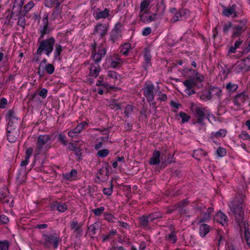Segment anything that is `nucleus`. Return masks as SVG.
I'll use <instances>...</instances> for the list:
<instances>
[{"label":"nucleus","instance_id":"1","mask_svg":"<svg viewBox=\"0 0 250 250\" xmlns=\"http://www.w3.org/2000/svg\"><path fill=\"white\" fill-rule=\"evenodd\" d=\"M190 109L194 116L192 124L198 127L200 130H205L206 124L204 120L206 118L209 119L210 116L212 115L206 108L194 103L191 104Z\"/></svg>","mask_w":250,"mask_h":250},{"label":"nucleus","instance_id":"2","mask_svg":"<svg viewBox=\"0 0 250 250\" xmlns=\"http://www.w3.org/2000/svg\"><path fill=\"white\" fill-rule=\"evenodd\" d=\"M55 43V39L51 37L39 42V45L37 50V54L42 55L43 51L47 57L52 53Z\"/></svg>","mask_w":250,"mask_h":250},{"label":"nucleus","instance_id":"3","mask_svg":"<svg viewBox=\"0 0 250 250\" xmlns=\"http://www.w3.org/2000/svg\"><path fill=\"white\" fill-rule=\"evenodd\" d=\"M92 58L96 63L99 62L106 54L105 48L96 43L91 45Z\"/></svg>","mask_w":250,"mask_h":250},{"label":"nucleus","instance_id":"4","mask_svg":"<svg viewBox=\"0 0 250 250\" xmlns=\"http://www.w3.org/2000/svg\"><path fill=\"white\" fill-rule=\"evenodd\" d=\"M156 89H158V88H155L154 85L152 83L146 84L143 88L144 95L147 102L151 103L153 104H155L154 94L155 93Z\"/></svg>","mask_w":250,"mask_h":250},{"label":"nucleus","instance_id":"5","mask_svg":"<svg viewBox=\"0 0 250 250\" xmlns=\"http://www.w3.org/2000/svg\"><path fill=\"white\" fill-rule=\"evenodd\" d=\"M247 20L244 19L239 21L237 25H234L232 30V37L233 38L240 36L242 33L247 29Z\"/></svg>","mask_w":250,"mask_h":250},{"label":"nucleus","instance_id":"6","mask_svg":"<svg viewBox=\"0 0 250 250\" xmlns=\"http://www.w3.org/2000/svg\"><path fill=\"white\" fill-rule=\"evenodd\" d=\"M107 60L113 68L120 67L125 62L124 59L115 54L109 56Z\"/></svg>","mask_w":250,"mask_h":250},{"label":"nucleus","instance_id":"7","mask_svg":"<svg viewBox=\"0 0 250 250\" xmlns=\"http://www.w3.org/2000/svg\"><path fill=\"white\" fill-rule=\"evenodd\" d=\"M70 227L71 230L73 231V233L77 237H80L82 235L83 233L82 224L78 223L75 218L73 219L70 223Z\"/></svg>","mask_w":250,"mask_h":250},{"label":"nucleus","instance_id":"8","mask_svg":"<svg viewBox=\"0 0 250 250\" xmlns=\"http://www.w3.org/2000/svg\"><path fill=\"white\" fill-rule=\"evenodd\" d=\"M232 210L235 214L237 222L240 226V224L243 223L244 215V211L242 209V205H239L236 207L235 205L232 204Z\"/></svg>","mask_w":250,"mask_h":250},{"label":"nucleus","instance_id":"9","mask_svg":"<svg viewBox=\"0 0 250 250\" xmlns=\"http://www.w3.org/2000/svg\"><path fill=\"white\" fill-rule=\"evenodd\" d=\"M50 137L48 135H40L38 138L37 143V154H39L40 151L47 145L50 141Z\"/></svg>","mask_w":250,"mask_h":250},{"label":"nucleus","instance_id":"10","mask_svg":"<svg viewBox=\"0 0 250 250\" xmlns=\"http://www.w3.org/2000/svg\"><path fill=\"white\" fill-rule=\"evenodd\" d=\"M184 85L186 87L185 92L188 95L194 94L195 93L194 90V87L196 85L195 79H189L183 82Z\"/></svg>","mask_w":250,"mask_h":250},{"label":"nucleus","instance_id":"11","mask_svg":"<svg viewBox=\"0 0 250 250\" xmlns=\"http://www.w3.org/2000/svg\"><path fill=\"white\" fill-rule=\"evenodd\" d=\"M20 132L18 129L12 128L10 124L7 126V140L10 143L16 142L19 136Z\"/></svg>","mask_w":250,"mask_h":250},{"label":"nucleus","instance_id":"12","mask_svg":"<svg viewBox=\"0 0 250 250\" xmlns=\"http://www.w3.org/2000/svg\"><path fill=\"white\" fill-rule=\"evenodd\" d=\"M43 240L46 246L48 247L53 245L55 249L57 248L59 240L57 236L54 235H45L43 236Z\"/></svg>","mask_w":250,"mask_h":250},{"label":"nucleus","instance_id":"13","mask_svg":"<svg viewBox=\"0 0 250 250\" xmlns=\"http://www.w3.org/2000/svg\"><path fill=\"white\" fill-rule=\"evenodd\" d=\"M55 71L54 66L51 63L46 64V65L42 66L41 68H38V73L40 77H42L45 73L49 75L52 74Z\"/></svg>","mask_w":250,"mask_h":250},{"label":"nucleus","instance_id":"14","mask_svg":"<svg viewBox=\"0 0 250 250\" xmlns=\"http://www.w3.org/2000/svg\"><path fill=\"white\" fill-rule=\"evenodd\" d=\"M247 97V95L245 91H243L237 95L233 101L234 104L237 107H240Z\"/></svg>","mask_w":250,"mask_h":250},{"label":"nucleus","instance_id":"15","mask_svg":"<svg viewBox=\"0 0 250 250\" xmlns=\"http://www.w3.org/2000/svg\"><path fill=\"white\" fill-rule=\"evenodd\" d=\"M121 37V30L120 25H116L111 32L110 40L114 43Z\"/></svg>","mask_w":250,"mask_h":250},{"label":"nucleus","instance_id":"16","mask_svg":"<svg viewBox=\"0 0 250 250\" xmlns=\"http://www.w3.org/2000/svg\"><path fill=\"white\" fill-rule=\"evenodd\" d=\"M107 27L106 25L99 23L95 27L94 33L102 37L107 33Z\"/></svg>","mask_w":250,"mask_h":250},{"label":"nucleus","instance_id":"17","mask_svg":"<svg viewBox=\"0 0 250 250\" xmlns=\"http://www.w3.org/2000/svg\"><path fill=\"white\" fill-rule=\"evenodd\" d=\"M223 14L227 17H236L237 14L236 13V6L232 5L231 6H229L225 8L223 11Z\"/></svg>","mask_w":250,"mask_h":250},{"label":"nucleus","instance_id":"18","mask_svg":"<svg viewBox=\"0 0 250 250\" xmlns=\"http://www.w3.org/2000/svg\"><path fill=\"white\" fill-rule=\"evenodd\" d=\"M214 220L224 226L227 223V217L221 211L218 212L214 216Z\"/></svg>","mask_w":250,"mask_h":250},{"label":"nucleus","instance_id":"19","mask_svg":"<svg viewBox=\"0 0 250 250\" xmlns=\"http://www.w3.org/2000/svg\"><path fill=\"white\" fill-rule=\"evenodd\" d=\"M213 212L212 208H208L206 211H204L203 216L198 220V223H202L208 222L210 220V214Z\"/></svg>","mask_w":250,"mask_h":250},{"label":"nucleus","instance_id":"20","mask_svg":"<svg viewBox=\"0 0 250 250\" xmlns=\"http://www.w3.org/2000/svg\"><path fill=\"white\" fill-rule=\"evenodd\" d=\"M109 11L105 8L103 11L97 12L94 11L93 13V16L96 20L104 19L109 16Z\"/></svg>","mask_w":250,"mask_h":250},{"label":"nucleus","instance_id":"21","mask_svg":"<svg viewBox=\"0 0 250 250\" xmlns=\"http://www.w3.org/2000/svg\"><path fill=\"white\" fill-rule=\"evenodd\" d=\"M232 69L236 73H238L243 69L246 70V66L242 60L238 61L235 64L232 65Z\"/></svg>","mask_w":250,"mask_h":250},{"label":"nucleus","instance_id":"22","mask_svg":"<svg viewBox=\"0 0 250 250\" xmlns=\"http://www.w3.org/2000/svg\"><path fill=\"white\" fill-rule=\"evenodd\" d=\"M199 226V234L202 237H204L210 231V227L205 223H200Z\"/></svg>","mask_w":250,"mask_h":250},{"label":"nucleus","instance_id":"23","mask_svg":"<svg viewBox=\"0 0 250 250\" xmlns=\"http://www.w3.org/2000/svg\"><path fill=\"white\" fill-rule=\"evenodd\" d=\"M243 226L245 229L244 231V237L246 241L247 242V245L250 248V232L249 230V225L246 222H244Z\"/></svg>","mask_w":250,"mask_h":250},{"label":"nucleus","instance_id":"24","mask_svg":"<svg viewBox=\"0 0 250 250\" xmlns=\"http://www.w3.org/2000/svg\"><path fill=\"white\" fill-rule=\"evenodd\" d=\"M160 153L159 151H155L153 152L152 156L149 161V164L151 165H156L160 163Z\"/></svg>","mask_w":250,"mask_h":250},{"label":"nucleus","instance_id":"25","mask_svg":"<svg viewBox=\"0 0 250 250\" xmlns=\"http://www.w3.org/2000/svg\"><path fill=\"white\" fill-rule=\"evenodd\" d=\"M24 1V0H15L13 6V10L14 12H21Z\"/></svg>","mask_w":250,"mask_h":250},{"label":"nucleus","instance_id":"26","mask_svg":"<svg viewBox=\"0 0 250 250\" xmlns=\"http://www.w3.org/2000/svg\"><path fill=\"white\" fill-rule=\"evenodd\" d=\"M10 197L9 196V192L7 188H4L3 191L1 193V196L0 197V200L4 203H8L10 201Z\"/></svg>","mask_w":250,"mask_h":250},{"label":"nucleus","instance_id":"27","mask_svg":"<svg viewBox=\"0 0 250 250\" xmlns=\"http://www.w3.org/2000/svg\"><path fill=\"white\" fill-rule=\"evenodd\" d=\"M188 13V11L185 9H182L179 11L178 12H177L173 17L172 19V20L173 22H176L179 20H182V17L181 16V14H187Z\"/></svg>","mask_w":250,"mask_h":250},{"label":"nucleus","instance_id":"28","mask_svg":"<svg viewBox=\"0 0 250 250\" xmlns=\"http://www.w3.org/2000/svg\"><path fill=\"white\" fill-rule=\"evenodd\" d=\"M243 42V41L241 40L240 39H238L234 43V44L233 46H231L229 51V53H234L236 51V50L239 48L240 46L241 45L242 43Z\"/></svg>","mask_w":250,"mask_h":250},{"label":"nucleus","instance_id":"29","mask_svg":"<svg viewBox=\"0 0 250 250\" xmlns=\"http://www.w3.org/2000/svg\"><path fill=\"white\" fill-rule=\"evenodd\" d=\"M44 25L42 28L40 30L41 36L39 39V41L41 40L44 37V36L48 33V29H47V19H44L43 20Z\"/></svg>","mask_w":250,"mask_h":250},{"label":"nucleus","instance_id":"30","mask_svg":"<svg viewBox=\"0 0 250 250\" xmlns=\"http://www.w3.org/2000/svg\"><path fill=\"white\" fill-rule=\"evenodd\" d=\"M62 51V47L60 44H56L54 52V60H60V54Z\"/></svg>","mask_w":250,"mask_h":250},{"label":"nucleus","instance_id":"31","mask_svg":"<svg viewBox=\"0 0 250 250\" xmlns=\"http://www.w3.org/2000/svg\"><path fill=\"white\" fill-rule=\"evenodd\" d=\"M101 70V69L99 65H92L90 69V74L91 76L96 78L98 76Z\"/></svg>","mask_w":250,"mask_h":250},{"label":"nucleus","instance_id":"32","mask_svg":"<svg viewBox=\"0 0 250 250\" xmlns=\"http://www.w3.org/2000/svg\"><path fill=\"white\" fill-rule=\"evenodd\" d=\"M104 78L103 75L100 76L96 83V85L103 86V87H105L106 88H112V87L110 86L107 83H104Z\"/></svg>","mask_w":250,"mask_h":250},{"label":"nucleus","instance_id":"33","mask_svg":"<svg viewBox=\"0 0 250 250\" xmlns=\"http://www.w3.org/2000/svg\"><path fill=\"white\" fill-rule=\"evenodd\" d=\"M226 87L228 91L232 93L237 89L238 86L237 84L229 83L226 84Z\"/></svg>","mask_w":250,"mask_h":250},{"label":"nucleus","instance_id":"34","mask_svg":"<svg viewBox=\"0 0 250 250\" xmlns=\"http://www.w3.org/2000/svg\"><path fill=\"white\" fill-rule=\"evenodd\" d=\"M179 116L182 119V124H184L185 123L188 122L190 119V116L189 115L182 111L179 112Z\"/></svg>","mask_w":250,"mask_h":250},{"label":"nucleus","instance_id":"35","mask_svg":"<svg viewBox=\"0 0 250 250\" xmlns=\"http://www.w3.org/2000/svg\"><path fill=\"white\" fill-rule=\"evenodd\" d=\"M61 16V11L58 6H56V10L52 13L51 16V19L55 21L58 19Z\"/></svg>","mask_w":250,"mask_h":250},{"label":"nucleus","instance_id":"36","mask_svg":"<svg viewBox=\"0 0 250 250\" xmlns=\"http://www.w3.org/2000/svg\"><path fill=\"white\" fill-rule=\"evenodd\" d=\"M130 47V44L128 43H125L121 47V52L125 56L127 55Z\"/></svg>","mask_w":250,"mask_h":250},{"label":"nucleus","instance_id":"37","mask_svg":"<svg viewBox=\"0 0 250 250\" xmlns=\"http://www.w3.org/2000/svg\"><path fill=\"white\" fill-rule=\"evenodd\" d=\"M157 18V15L156 14H153L152 15L149 16L146 19H145L143 15L141 16V21L144 22L146 21L147 22L154 21L156 20Z\"/></svg>","mask_w":250,"mask_h":250},{"label":"nucleus","instance_id":"38","mask_svg":"<svg viewBox=\"0 0 250 250\" xmlns=\"http://www.w3.org/2000/svg\"><path fill=\"white\" fill-rule=\"evenodd\" d=\"M87 124L85 122H83L77 125V126L73 129V130L75 131V133L77 134L80 133L81 131L83 129L84 127L87 125Z\"/></svg>","mask_w":250,"mask_h":250},{"label":"nucleus","instance_id":"39","mask_svg":"<svg viewBox=\"0 0 250 250\" xmlns=\"http://www.w3.org/2000/svg\"><path fill=\"white\" fill-rule=\"evenodd\" d=\"M103 192L104 194L107 196H110L113 192V186L111 183L110 184V187L108 188H104L103 190Z\"/></svg>","mask_w":250,"mask_h":250},{"label":"nucleus","instance_id":"40","mask_svg":"<svg viewBox=\"0 0 250 250\" xmlns=\"http://www.w3.org/2000/svg\"><path fill=\"white\" fill-rule=\"evenodd\" d=\"M107 76L112 78L113 80V82L115 83L117 80L119 75L115 72L112 70L108 71L107 72Z\"/></svg>","mask_w":250,"mask_h":250},{"label":"nucleus","instance_id":"41","mask_svg":"<svg viewBox=\"0 0 250 250\" xmlns=\"http://www.w3.org/2000/svg\"><path fill=\"white\" fill-rule=\"evenodd\" d=\"M206 155V152L202 149H197L194 151L193 156V157L198 159V156H203Z\"/></svg>","mask_w":250,"mask_h":250},{"label":"nucleus","instance_id":"42","mask_svg":"<svg viewBox=\"0 0 250 250\" xmlns=\"http://www.w3.org/2000/svg\"><path fill=\"white\" fill-rule=\"evenodd\" d=\"M227 130L225 129H221L218 131L213 133V135L217 137H224L226 135Z\"/></svg>","mask_w":250,"mask_h":250},{"label":"nucleus","instance_id":"43","mask_svg":"<svg viewBox=\"0 0 250 250\" xmlns=\"http://www.w3.org/2000/svg\"><path fill=\"white\" fill-rule=\"evenodd\" d=\"M167 239L170 243H175L177 241V237L174 233H171L166 236Z\"/></svg>","mask_w":250,"mask_h":250},{"label":"nucleus","instance_id":"44","mask_svg":"<svg viewBox=\"0 0 250 250\" xmlns=\"http://www.w3.org/2000/svg\"><path fill=\"white\" fill-rule=\"evenodd\" d=\"M155 94H157L159 97V99L163 101H166L167 100V96L165 94H162L161 92L159 90V87L158 89L155 90Z\"/></svg>","mask_w":250,"mask_h":250},{"label":"nucleus","instance_id":"45","mask_svg":"<svg viewBox=\"0 0 250 250\" xmlns=\"http://www.w3.org/2000/svg\"><path fill=\"white\" fill-rule=\"evenodd\" d=\"M57 209L59 212H63L67 209V206L66 204L62 203L58 204L56 206Z\"/></svg>","mask_w":250,"mask_h":250},{"label":"nucleus","instance_id":"46","mask_svg":"<svg viewBox=\"0 0 250 250\" xmlns=\"http://www.w3.org/2000/svg\"><path fill=\"white\" fill-rule=\"evenodd\" d=\"M105 208L104 207H101L99 208H96L92 210L95 216H100L104 210Z\"/></svg>","mask_w":250,"mask_h":250},{"label":"nucleus","instance_id":"47","mask_svg":"<svg viewBox=\"0 0 250 250\" xmlns=\"http://www.w3.org/2000/svg\"><path fill=\"white\" fill-rule=\"evenodd\" d=\"M150 1L149 0H145L143 1L140 5V10L141 11L146 9L149 5Z\"/></svg>","mask_w":250,"mask_h":250},{"label":"nucleus","instance_id":"48","mask_svg":"<svg viewBox=\"0 0 250 250\" xmlns=\"http://www.w3.org/2000/svg\"><path fill=\"white\" fill-rule=\"evenodd\" d=\"M109 154V151L107 149H104L98 152V155L101 157H105Z\"/></svg>","mask_w":250,"mask_h":250},{"label":"nucleus","instance_id":"49","mask_svg":"<svg viewBox=\"0 0 250 250\" xmlns=\"http://www.w3.org/2000/svg\"><path fill=\"white\" fill-rule=\"evenodd\" d=\"M9 244L7 241H0V250H8Z\"/></svg>","mask_w":250,"mask_h":250},{"label":"nucleus","instance_id":"50","mask_svg":"<svg viewBox=\"0 0 250 250\" xmlns=\"http://www.w3.org/2000/svg\"><path fill=\"white\" fill-rule=\"evenodd\" d=\"M217 155L221 157H224L226 154V149L222 147H219L216 151Z\"/></svg>","mask_w":250,"mask_h":250},{"label":"nucleus","instance_id":"51","mask_svg":"<svg viewBox=\"0 0 250 250\" xmlns=\"http://www.w3.org/2000/svg\"><path fill=\"white\" fill-rule=\"evenodd\" d=\"M58 139L59 141L63 145H66L67 144V141L66 140V137L64 135L60 134L58 136Z\"/></svg>","mask_w":250,"mask_h":250},{"label":"nucleus","instance_id":"52","mask_svg":"<svg viewBox=\"0 0 250 250\" xmlns=\"http://www.w3.org/2000/svg\"><path fill=\"white\" fill-rule=\"evenodd\" d=\"M7 117H8L9 121H13L16 120L15 112L12 110L8 111L7 114Z\"/></svg>","mask_w":250,"mask_h":250},{"label":"nucleus","instance_id":"53","mask_svg":"<svg viewBox=\"0 0 250 250\" xmlns=\"http://www.w3.org/2000/svg\"><path fill=\"white\" fill-rule=\"evenodd\" d=\"M132 110L133 107L132 105H127L125 108V114L126 116L128 117L131 114Z\"/></svg>","mask_w":250,"mask_h":250},{"label":"nucleus","instance_id":"54","mask_svg":"<svg viewBox=\"0 0 250 250\" xmlns=\"http://www.w3.org/2000/svg\"><path fill=\"white\" fill-rule=\"evenodd\" d=\"M34 3L33 1H29L24 7V11L27 13L30 10V9L34 6Z\"/></svg>","mask_w":250,"mask_h":250},{"label":"nucleus","instance_id":"55","mask_svg":"<svg viewBox=\"0 0 250 250\" xmlns=\"http://www.w3.org/2000/svg\"><path fill=\"white\" fill-rule=\"evenodd\" d=\"M243 60L246 66V70L250 69V55Z\"/></svg>","mask_w":250,"mask_h":250},{"label":"nucleus","instance_id":"56","mask_svg":"<svg viewBox=\"0 0 250 250\" xmlns=\"http://www.w3.org/2000/svg\"><path fill=\"white\" fill-rule=\"evenodd\" d=\"M33 149L31 147L27 148L25 151V158L26 159H30L31 156L32 154Z\"/></svg>","mask_w":250,"mask_h":250},{"label":"nucleus","instance_id":"57","mask_svg":"<svg viewBox=\"0 0 250 250\" xmlns=\"http://www.w3.org/2000/svg\"><path fill=\"white\" fill-rule=\"evenodd\" d=\"M18 24L23 27L25 24V18L23 16H20L18 21Z\"/></svg>","mask_w":250,"mask_h":250},{"label":"nucleus","instance_id":"58","mask_svg":"<svg viewBox=\"0 0 250 250\" xmlns=\"http://www.w3.org/2000/svg\"><path fill=\"white\" fill-rule=\"evenodd\" d=\"M159 216L157 215V214H152L146 217V218L145 219L146 221H152L153 220L158 218Z\"/></svg>","mask_w":250,"mask_h":250},{"label":"nucleus","instance_id":"59","mask_svg":"<svg viewBox=\"0 0 250 250\" xmlns=\"http://www.w3.org/2000/svg\"><path fill=\"white\" fill-rule=\"evenodd\" d=\"M39 95L43 99H45L47 97V90L45 88H42L40 91Z\"/></svg>","mask_w":250,"mask_h":250},{"label":"nucleus","instance_id":"60","mask_svg":"<svg viewBox=\"0 0 250 250\" xmlns=\"http://www.w3.org/2000/svg\"><path fill=\"white\" fill-rule=\"evenodd\" d=\"M193 79H195L196 83H197V82H199L201 83L204 81V77L203 75L197 73L195 77Z\"/></svg>","mask_w":250,"mask_h":250},{"label":"nucleus","instance_id":"61","mask_svg":"<svg viewBox=\"0 0 250 250\" xmlns=\"http://www.w3.org/2000/svg\"><path fill=\"white\" fill-rule=\"evenodd\" d=\"M151 32V29L150 27H147L145 28L142 31V35L144 36H146L149 35Z\"/></svg>","mask_w":250,"mask_h":250},{"label":"nucleus","instance_id":"62","mask_svg":"<svg viewBox=\"0 0 250 250\" xmlns=\"http://www.w3.org/2000/svg\"><path fill=\"white\" fill-rule=\"evenodd\" d=\"M249 135L248 133L245 131H243L240 134H239V138L243 140H248Z\"/></svg>","mask_w":250,"mask_h":250},{"label":"nucleus","instance_id":"63","mask_svg":"<svg viewBox=\"0 0 250 250\" xmlns=\"http://www.w3.org/2000/svg\"><path fill=\"white\" fill-rule=\"evenodd\" d=\"M0 221L3 224H6L9 221V219L6 215H1L0 216Z\"/></svg>","mask_w":250,"mask_h":250},{"label":"nucleus","instance_id":"64","mask_svg":"<svg viewBox=\"0 0 250 250\" xmlns=\"http://www.w3.org/2000/svg\"><path fill=\"white\" fill-rule=\"evenodd\" d=\"M7 104V100L5 98H2L0 102V108H4Z\"/></svg>","mask_w":250,"mask_h":250}]
</instances>
